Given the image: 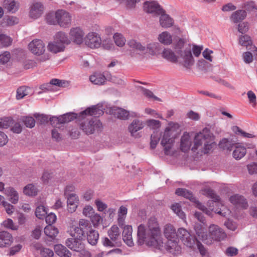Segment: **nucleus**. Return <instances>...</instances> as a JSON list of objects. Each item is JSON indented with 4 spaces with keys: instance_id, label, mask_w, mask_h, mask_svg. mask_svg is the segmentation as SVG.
Instances as JSON below:
<instances>
[{
    "instance_id": "f257e3e1",
    "label": "nucleus",
    "mask_w": 257,
    "mask_h": 257,
    "mask_svg": "<svg viewBox=\"0 0 257 257\" xmlns=\"http://www.w3.org/2000/svg\"><path fill=\"white\" fill-rule=\"evenodd\" d=\"M201 191L203 194L207 195L213 199V202H212L213 206L215 205L218 207H220V208L219 209L217 208L215 209L213 208H211L210 207L209 209H208L199 201L197 200L196 198L193 196V194L190 191H189L186 189L178 188L176 190L175 193L178 196H183L184 197L188 199L191 201L195 203L196 207L207 215H209L211 213V211H214L216 213L224 217H226L230 214V211L229 210L219 202V197L214 193L212 189L210 188H205Z\"/></svg>"
},
{
    "instance_id": "f03ea898",
    "label": "nucleus",
    "mask_w": 257,
    "mask_h": 257,
    "mask_svg": "<svg viewBox=\"0 0 257 257\" xmlns=\"http://www.w3.org/2000/svg\"><path fill=\"white\" fill-rule=\"evenodd\" d=\"M138 236L140 242H145L149 246L162 249L163 246L160 228L156 218L151 217L147 226L140 224L138 228Z\"/></svg>"
},
{
    "instance_id": "7ed1b4c3",
    "label": "nucleus",
    "mask_w": 257,
    "mask_h": 257,
    "mask_svg": "<svg viewBox=\"0 0 257 257\" xmlns=\"http://www.w3.org/2000/svg\"><path fill=\"white\" fill-rule=\"evenodd\" d=\"M194 229L198 238L206 244H211L212 240L220 241L226 237L223 229L216 224H211L209 226L208 234L206 229L201 224H195Z\"/></svg>"
},
{
    "instance_id": "20e7f679",
    "label": "nucleus",
    "mask_w": 257,
    "mask_h": 257,
    "mask_svg": "<svg viewBox=\"0 0 257 257\" xmlns=\"http://www.w3.org/2000/svg\"><path fill=\"white\" fill-rule=\"evenodd\" d=\"M214 145L213 135L208 128H205L195 135L194 139V145L191 150L195 152L201 147L202 152L204 154H207L212 149Z\"/></svg>"
},
{
    "instance_id": "39448f33",
    "label": "nucleus",
    "mask_w": 257,
    "mask_h": 257,
    "mask_svg": "<svg viewBox=\"0 0 257 257\" xmlns=\"http://www.w3.org/2000/svg\"><path fill=\"white\" fill-rule=\"evenodd\" d=\"M79 117L81 119L80 122V128L87 135L92 134L95 131H100L102 128L101 122L96 118H93L89 120L86 118V115H84L82 117L80 113Z\"/></svg>"
},
{
    "instance_id": "423d86ee",
    "label": "nucleus",
    "mask_w": 257,
    "mask_h": 257,
    "mask_svg": "<svg viewBox=\"0 0 257 257\" xmlns=\"http://www.w3.org/2000/svg\"><path fill=\"white\" fill-rule=\"evenodd\" d=\"M176 133L170 127H167L163 134L161 144L164 147L165 154L169 155L172 154L171 150L173 146Z\"/></svg>"
},
{
    "instance_id": "0eeeda50",
    "label": "nucleus",
    "mask_w": 257,
    "mask_h": 257,
    "mask_svg": "<svg viewBox=\"0 0 257 257\" xmlns=\"http://www.w3.org/2000/svg\"><path fill=\"white\" fill-rule=\"evenodd\" d=\"M106 79L115 83L119 84L121 82V80L111 76L108 72L105 73V75L101 73H95L89 77V80L92 83L99 85L104 84Z\"/></svg>"
},
{
    "instance_id": "6e6552de",
    "label": "nucleus",
    "mask_w": 257,
    "mask_h": 257,
    "mask_svg": "<svg viewBox=\"0 0 257 257\" xmlns=\"http://www.w3.org/2000/svg\"><path fill=\"white\" fill-rule=\"evenodd\" d=\"M178 62L187 69H190L194 64V59L190 49H185L178 53Z\"/></svg>"
},
{
    "instance_id": "1a4fd4ad",
    "label": "nucleus",
    "mask_w": 257,
    "mask_h": 257,
    "mask_svg": "<svg viewBox=\"0 0 257 257\" xmlns=\"http://www.w3.org/2000/svg\"><path fill=\"white\" fill-rule=\"evenodd\" d=\"M177 237L182 241L186 246L192 248L195 244L196 238L192 236L190 232L184 228H180L178 229Z\"/></svg>"
},
{
    "instance_id": "9d476101",
    "label": "nucleus",
    "mask_w": 257,
    "mask_h": 257,
    "mask_svg": "<svg viewBox=\"0 0 257 257\" xmlns=\"http://www.w3.org/2000/svg\"><path fill=\"white\" fill-rule=\"evenodd\" d=\"M57 24L61 27L68 28L71 23V16L66 11L59 10L56 12Z\"/></svg>"
},
{
    "instance_id": "9b49d317",
    "label": "nucleus",
    "mask_w": 257,
    "mask_h": 257,
    "mask_svg": "<svg viewBox=\"0 0 257 257\" xmlns=\"http://www.w3.org/2000/svg\"><path fill=\"white\" fill-rule=\"evenodd\" d=\"M85 44L92 49L99 48L101 44L99 36L96 33H89L84 39Z\"/></svg>"
},
{
    "instance_id": "f8f14e48",
    "label": "nucleus",
    "mask_w": 257,
    "mask_h": 257,
    "mask_svg": "<svg viewBox=\"0 0 257 257\" xmlns=\"http://www.w3.org/2000/svg\"><path fill=\"white\" fill-rule=\"evenodd\" d=\"M29 49L34 55L40 56L45 51V46L40 39H35L31 42L28 45Z\"/></svg>"
},
{
    "instance_id": "ddd939ff",
    "label": "nucleus",
    "mask_w": 257,
    "mask_h": 257,
    "mask_svg": "<svg viewBox=\"0 0 257 257\" xmlns=\"http://www.w3.org/2000/svg\"><path fill=\"white\" fill-rule=\"evenodd\" d=\"M84 32L80 27L72 28L69 32L70 42L80 45L82 43L84 39Z\"/></svg>"
},
{
    "instance_id": "4468645a",
    "label": "nucleus",
    "mask_w": 257,
    "mask_h": 257,
    "mask_svg": "<svg viewBox=\"0 0 257 257\" xmlns=\"http://www.w3.org/2000/svg\"><path fill=\"white\" fill-rule=\"evenodd\" d=\"M42 4L39 2H33L30 8L29 16L33 19L40 17L44 12Z\"/></svg>"
},
{
    "instance_id": "2eb2a0df",
    "label": "nucleus",
    "mask_w": 257,
    "mask_h": 257,
    "mask_svg": "<svg viewBox=\"0 0 257 257\" xmlns=\"http://www.w3.org/2000/svg\"><path fill=\"white\" fill-rule=\"evenodd\" d=\"M144 9L148 13H153L159 15L164 13L163 9L155 1L145 2L144 4Z\"/></svg>"
},
{
    "instance_id": "dca6fc26",
    "label": "nucleus",
    "mask_w": 257,
    "mask_h": 257,
    "mask_svg": "<svg viewBox=\"0 0 257 257\" xmlns=\"http://www.w3.org/2000/svg\"><path fill=\"white\" fill-rule=\"evenodd\" d=\"M144 126V123L142 120L136 119L129 125L128 130L132 136L136 138L140 137V136L138 132L142 130Z\"/></svg>"
},
{
    "instance_id": "f3484780",
    "label": "nucleus",
    "mask_w": 257,
    "mask_h": 257,
    "mask_svg": "<svg viewBox=\"0 0 257 257\" xmlns=\"http://www.w3.org/2000/svg\"><path fill=\"white\" fill-rule=\"evenodd\" d=\"M192 143V140L189 134L184 133L180 140V150L183 152H188L191 148Z\"/></svg>"
},
{
    "instance_id": "a211bd4d",
    "label": "nucleus",
    "mask_w": 257,
    "mask_h": 257,
    "mask_svg": "<svg viewBox=\"0 0 257 257\" xmlns=\"http://www.w3.org/2000/svg\"><path fill=\"white\" fill-rule=\"evenodd\" d=\"M65 244L70 249L75 251H79L82 247H84L81 239L74 237L67 239Z\"/></svg>"
},
{
    "instance_id": "6ab92c4d",
    "label": "nucleus",
    "mask_w": 257,
    "mask_h": 257,
    "mask_svg": "<svg viewBox=\"0 0 257 257\" xmlns=\"http://www.w3.org/2000/svg\"><path fill=\"white\" fill-rule=\"evenodd\" d=\"M132 232V226L128 225L124 226L122 231V238L124 242L129 246H132L134 245Z\"/></svg>"
},
{
    "instance_id": "aec40b11",
    "label": "nucleus",
    "mask_w": 257,
    "mask_h": 257,
    "mask_svg": "<svg viewBox=\"0 0 257 257\" xmlns=\"http://www.w3.org/2000/svg\"><path fill=\"white\" fill-rule=\"evenodd\" d=\"M230 201L237 207L246 208L248 205L246 200L241 195L236 194L230 197Z\"/></svg>"
},
{
    "instance_id": "412c9836",
    "label": "nucleus",
    "mask_w": 257,
    "mask_h": 257,
    "mask_svg": "<svg viewBox=\"0 0 257 257\" xmlns=\"http://www.w3.org/2000/svg\"><path fill=\"white\" fill-rule=\"evenodd\" d=\"M177 240V238L168 240L165 247L170 252L175 254L179 253L181 250Z\"/></svg>"
},
{
    "instance_id": "4be33fe9",
    "label": "nucleus",
    "mask_w": 257,
    "mask_h": 257,
    "mask_svg": "<svg viewBox=\"0 0 257 257\" xmlns=\"http://www.w3.org/2000/svg\"><path fill=\"white\" fill-rule=\"evenodd\" d=\"M68 210L70 213L75 212L78 207L79 199L76 194H70L67 198Z\"/></svg>"
},
{
    "instance_id": "5701e85b",
    "label": "nucleus",
    "mask_w": 257,
    "mask_h": 257,
    "mask_svg": "<svg viewBox=\"0 0 257 257\" xmlns=\"http://www.w3.org/2000/svg\"><path fill=\"white\" fill-rule=\"evenodd\" d=\"M233 150L232 156L236 160L241 159L246 153V148L240 143H235L234 148Z\"/></svg>"
},
{
    "instance_id": "b1692460",
    "label": "nucleus",
    "mask_w": 257,
    "mask_h": 257,
    "mask_svg": "<svg viewBox=\"0 0 257 257\" xmlns=\"http://www.w3.org/2000/svg\"><path fill=\"white\" fill-rule=\"evenodd\" d=\"M13 238L12 234L7 231L0 232V247H4L9 246L13 242Z\"/></svg>"
},
{
    "instance_id": "393cba45",
    "label": "nucleus",
    "mask_w": 257,
    "mask_h": 257,
    "mask_svg": "<svg viewBox=\"0 0 257 257\" xmlns=\"http://www.w3.org/2000/svg\"><path fill=\"white\" fill-rule=\"evenodd\" d=\"M103 114V111L96 106L89 107L80 113L81 116L83 117L84 115L94 116L98 117Z\"/></svg>"
},
{
    "instance_id": "a878e982",
    "label": "nucleus",
    "mask_w": 257,
    "mask_h": 257,
    "mask_svg": "<svg viewBox=\"0 0 257 257\" xmlns=\"http://www.w3.org/2000/svg\"><path fill=\"white\" fill-rule=\"evenodd\" d=\"M164 234L168 240L172 239H177V233L174 227L170 224H167L165 225L164 228Z\"/></svg>"
},
{
    "instance_id": "bb28decb",
    "label": "nucleus",
    "mask_w": 257,
    "mask_h": 257,
    "mask_svg": "<svg viewBox=\"0 0 257 257\" xmlns=\"http://www.w3.org/2000/svg\"><path fill=\"white\" fill-rule=\"evenodd\" d=\"M110 111L115 117L120 119H126L129 115L128 111L121 108L113 107Z\"/></svg>"
},
{
    "instance_id": "cd10ccee",
    "label": "nucleus",
    "mask_w": 257,
    "mask_h": 257,
    "mask_svg": "<svg viewBox=\"0 0 257 257\" xmlns=\"http://www.w3.org/2000/svg\"><path fill=\"white\" fill-rule=\"evenodd\" d=\"M65 46L60 44L58 41L54 39L53 42L48 44V49L53 53H57L64 51Z\"/></svg>"
},
{
    "instance_id": "c85d7f7f",
    "label": "nucleus",
    "mask_w": 257,
    "mask_h": 257,
    "mask_svg": "<svg viewBox=\"0 0 257 257\" xmlns=\"http://www.w3.org/2000/svg\"><path fill=\"white\" fill-rule=\"evenodd\" d=\"M160 25L164 28H168L173 26L174 23L173 20L168 15L164 13L160 14Z\"/></svg>"
},
{
    "instance_id": "c756f323",
    "label": "nucleus",
    "mask_w": 257,
    "mask_h": 257,
    "mask_svg": "<svg viewBox=\"0 0 257 257\" xmlns=\"http://www.w3.org/2000/svg\"><path fill=\"white\" fill-rule=\"evenodd\" d=\"M246 12L245 10H237L231 14L230 16V20L233 23H237L243 21L246 18Z\"/></svg>"
},
{
    "instance_id": "7c9ffc66",
    "label": "nucleus",
    "mask_w": 257,
    "mask_h": 257,
    "mask_svg": "<svg viewBox=\"0 0 257 257\" xmlns=\"http://www.w3.org/2000/svg\"><path fill=\"white\" fill-rule=\"evenodd\" d=\"M54 40L58 41L64 46L70 44V39L65 32L59 31L57 32L54 37Z\"/></svg>"
},
{
    "instance_id": "2f4dec72",
    "label": "nucleus",
    "mask_w": 257,
    "mask_h": 257,
    "mask_svg": "<svg viewBox=\"0 0 257 257\" xmlns=\"http://www.w3.org/2000/svg\"><path fill=\"white\" fill-rule=\"evenodd\" d=\"M54 250L56 254L60 257H71V252L62 244L55 245Z\"/></svg>"
},
{
    "instance_id": "473e14b6",
    "label": "nucleus",
    "mask_w": 257,
    "mask_h": 257,
    "mask_svg": "<svg viewBox=\"0 0 257 257\" xmlns=\"http://www.w3.org/2000/svg\"><path fill=\"white\" fill-rule=\"evenodd\" d=\"M158 41L165 45H169L172 43V36L168 32L165 31L159 35Z\"/></svg>"
},
{
    "instance_id": "72a5a7b5",
    "label": "nucleus",
    "mask_w": 257,
    "mask_h": 257,
    "mask_svg": "<svg viewBox=\"0 0 257 257\" xmlns=\"http://www.w3.org/2000/svg\"><path fill=\"white\" fill-rule=\"evenodd\" d=\"M3 7L9 12L15 13L18 10L19 4L14 0H5Z\"/></svg>"
},
{
    "instance_id": "f704fd0d",
    "label": "nucleus",
    "mask_w": 257,
    "mask_h": 257,
    "mask_svg": "<svg viewBox=\"0 0 257 257\" xmlns=\"http://www.w3.org/2000/svg\"><path fill=\"white\" fill-rule=\"evenodd\" d=\"M108 235L112 241H116L120 238V231L116 225H114L108 231Z\"/></svg>"
},
{
    "instance_id": "c9c22d12",
    "label": "nucleus",
    "mask_w": 257,
    "mask_h": 257,
    "mask_svg": "<svg viewBox=\"0 0 257 257\" xmlns=\"http://www.w3.org/2000/svg\"><path fill=\"white\" fill-rule=\"evenodd\" d=\"M162 56L172 63L178 62L177 57L175 53L169 49H165L162 53Z\"/></svg>"
},
{
    "instance_id": "e433bc0d",
    "label": "nucleus",
    "mask_w": 257,
    "mask_h": 257,
    "mask_svg": "<svg viewBox=\"0 0 257 257\" xmlns=\"http://www.w3.org/2000/svg\"><path fill=\"white\" fill-rule=\"evenodd\" d=\"M5 193L10 197V201L13 204H16L19 200V195L17 192L13 188L9 187L5 191Z\"/></svg>"
},
{
    "instance_id": "4c0bfd02",
    "label": "nucleus",
    "mask_w": 257,
    "mask_h": 257,
    "mask_svg": "<svg viewBox=\"0 0 257 257\" xmlns=\"http://www.w3.org/2000/svg\"><path fill=\"white\" fill-rule=\"evenodd\" d=\"M99 234L98 232L93 229H90L87 233V240L88 242L92 244L95 245L98 240Z\"/></svg>"
},
{
    "instance_id": "58836bf2",
    "label": "nucleus",
    "mask_w": 257,
    "mask_h": 257,
    "mask_svg": "<svg viewBox=\"0 0 257 257\" xmlns=\"http://www.w3.org/2000/svg\"><path fill=\"white\" fill-rule=\"evenodd\" d=\"M127 209L124 206H121L118 211V223L120 226L123 225L127 214Z\"/></svg>"
},
{
    "instance_id": "ea45409f",
    "label": "nucleus",
    "mask_w": 257,
    "mask_h": 257,
    "mask_svg": "<svg viewBox=\"0 0 257 257\" xmlns=\"http://www.w3.org/2000/svg\"><path fill=\"white\" fill-rule=\"evenodd\" d=\"M44 231L47 236L51 238L56 237L59 232L58 229L52 225H48L46 226L44 229Z\"/></svg>"
},
{
    "instance_id": "a19ab883",
    "label": "nucleus",
    "mask_w": 257,
    "mask_h": 257,
    "mask_svg": "<svg viewBox=\"0 0 257 257\" xmlns=\"http://www.w3.org/2000/svg\"><path fill=\"white\" fill-rule=\"evenodd\" d=\"M235 143L226 139H222L219 143V147L223 150L231 151L234 148Z\"/></svg>"
},
{
    "instance_id": "79ce46f5",
    "label": "nucleus",
    "mask_w": 257,
    "mask_h": 257,
    "mask_svg": "<svg viewBox=\"0 0 257 257\" xmlns=\"http://www.w3.org/2000/svg\"><path fill=\"white\" fill-rule=\"evenodd\" d=\"M128 45L130 48L136 50L140 52H144L145 50V47L140 43L137 42L134 40H131L128 42Z\"/></svg>"
},
{
    "instance_id": "37998d69",
    "label": "nucleus",
    "mask_w": 257,
    "mask_h": 257,
    "mask_svg": "<svg viewBox=\"0 0 257 257\" xmlns=\"http://www.w3.org/2000/svg\"><path fill=\"white\" fill-rule=\"evenodd\" d=\"M24 193L28 196H35L37 194V189L34 185L30 184L25 187Z\"/></svg>"
},
{
    "instance_id": "c03bdc74",
    "label": "nucleus",
    "mask_w": 257,
    "mask_h": 257,
    "mask_svg": "<svg viewBox=\"0 0 257 257\" xmlns=\"http://www.w3.org/2000/svg\"><path fill=\"white\" fill-rule=\"evenodd\" d=\"M77 118V114L73 113H66L60 116L61 123L69 122Z\"/></svg>"
},
{
    "instance_id": "a18cd8bd",
    "label": "nucleus",
    "mask_w": 257,
    "mask_h": 257,
    "mask_svg": "<svg viewBox=\"0 0 257 257\" xmlns=\"http://www.w3.org/2000/svg\"><path fill=\"white\" fill-rule=\"evenodd\" d=\"M70 232V235L72 237L79 239H81L85 234L84 232L79 226L74 227Z\"/></svg>"
},
{
    "instance_id": "49530a36",
    "label": "nucleus",
    "mask_w": 257,
    "mask_h": 257,
    "mask_svg": "<svg viewBox=\"0 0 257 257\" xmlns=\"http://www.w3.org/2000/svg\"><path fill=\"white\" fill-rule=\"evenodd\" d=\"M160 134L158 132H154L151 136L150 147L152 149H155L157 145L158 144L160 139Z\"/></svg>"
},
{
    "instance_id": "de8ad7c7",
    "label": "nucleus",
    "mask_w": 257,
    "mask_h": 257,
    "mask_svg": "<svg viewBox=\"0 0 257 257\" xmlns=\"http://www.w3.org/2000/svg\"><path fill=\"white\" fill-rule=\"evenodd\" d=\"M47 213L46 209L43 205H39L36 209L35 215L39 219H43Z\"/></svg>"
},
{
    "instance_id": "09e8293b",
    "label": "nucleus",
    "mask_w": 257,
    "mask_h": 257,
    "mask_svg": "<svg viewBox=\"0 0 257 257\" xmlns=\"http://www.w3.org/2000/svg\"><path fill=\"white\" fill-rule=\"evenodd\" d=\"M79 227L84 232L89 231L91 229V226L88 220L84 219H80L79 221Z\"/></svg>"
},
{
    "instance_id": "8fccbe9b",
    "label": "nucleus",
    "mask_w": 257,
    "mask_h": 257,
    "mask_svg": "<svg viewBox=\"0 0 257 257\" xmlns=\"http://www.w3.org/2000/svg\"><path fill=\"white\" fill-rule=\"evenodd\" d=\"M171 209L180 218L183 219L185 218V214L182 211L181 206L179 203L173 204Z\"/></svg>"
},
{
    "instance_id": "3c124183",
    "label": "nucleus",
    "mask_w": 257,
    "mask_h": 257,
    "mask_svg": "<svg viewBox=\"0 0 257 257\" xmlns=\"http://www.w3.org/2000/svg\"><path fill=\"white\" fill-rule=\"evenodd\" d=\"M113 39L116 45L119 47H122L125 44V39L120 34L115 33Z\"/></svg>"
},
{
    "instance_id": "603ef678",
    "label": "nucleus",
    "mask_w": 257,
    "mask_h": 257,
    "mask_svg": "<svg viewBox=\"0 0 257 257\" xmlns=\"http://www.w3.org/2000/svg\"><path fill=\"white\" fill-rule=\"evenodd\" d=\"M21 120L27 127L33 128L35 126V120L32 117L23 116L22 117Z\"/></svg>"
},
{
    "instance_id": "864d4df0",
    "label": "nucleus",
    "mask_w": 257,
    "mask_h": 257,
    "mask_svg": "<svg viewBox=\"0 0 257 257\" xmlns=\"http://www.w3.org/2000/svg\"><path fill=\"white\" fill-rule=\"evenodd\" d=\"M14 123V119L11 117H6L0 121V128H8Z\"/></svg>"
},
{
    "instance_id": "5fc2aeb1",
    "label": "nucleus",
    "mask_w": 257,
    "mask_h": 257,
    "mask_svg": "<svg viewBox=\"0 0 257 257\" xmlns=\"http://www.w3.org/2000/svg\"><path fill=\"white\" fill-rule=\"evenodd\" d=\"M147 125L152 129L157 130L161 127V122L155 119H149L146 121Z\"/></svg>"
},
{
    "instance_id": "6e6d98bb",
    "label": "nucleus",
    "mask_w": 257,
    "mask_h": 257,
    "mask_svg": "<svg viewBox=\"0 0 257 257\" xmlns=\"http://www.w3.org/2000/svg\"><path fill=\"white\" fill-rule=\"evenodd\" d=\"M36 247L40 250V254L42 257H52L54 255V252L51 249L37 246Z\"/></svg>"
},
{
    "instance_id": "4d7b16f0",
    "label": "nucleus",
    "mask_w": 257,
    "mask_h": 257,
    "mask_svg": "<svg viewBox=\"0 0 257 257\" xmlns=\"http://www.w3.org/2000/svg\"><path fill=\"white\" fill-rule=\"evenodd\" d=\"M28 94V89L25 86L20 87L17 89L16 98L17 99H22Z\"/></svg>"
},
{
    "instance_id": "13d9d810",
    "label": "nucleus",
    "mask_w": 257,
    "mask_h": 257,
    "mask_svg": "<svg viewBox=\"0 0 257 257\" xmlns=\"http://www.w3.org/2000/svg\"><path fill=\"white\" fill-rule=\"evenodd\" d=\"M239 43L241 46L247 47L251 44L250 37L246 35H242L239 37Z\"/></svg>"
},
{
    "instance_id": "bf43d9fd",
    "label": "nucleus",
    "mask_w": 257,
    "mask_h": 257,
    "mask_svg": "<svg viewBox=\"0 0 257 257\" xmlns=\"http://www.w3.org/2000/svg\"><path fill=\"white\" fill-rule=\"evenodd\" d=\"M11 38L5 34H0V44L3 46H8L11 44Z\"/></svg>"
},
{
    "instance_id": "052dcab7",
    "label": "nucleus",
    "mask_w": 257,
    "mask_h": 257,
    "mask_svg": "<svg viewBox=\"0 0 257 257\" xmlns=\"http://www.w3.org/2000/svg\"><path fill=\"white\" fill-rule=\"evenodd\" d=\"M11 58V54L8 51H5L0 54V64H4L8 63Z\"/></svg>"
},
{
    "instance_id": "680f3d73",
    "label": "nucleus",
    "mask_w": 257,
    "mask_h": 257,
    "mask_svg": "<svg viewBox=\"0 0 257 257\" xmlns=\"http://www.w3.org/2000/svg\"><path fill=\"white\" fill-rule=\"evenodd\" d=\"M90 219L94 226H98L101 223L103 220L101 216L97 213H94L93 215L91 216Z\"/></svg>"
},
{
    "instance_id": "e2e57ef3",
    "label": "nucleus",
    "mask_w": 257,
    "mask_h": 257,
    "mask_svg": "<svg viewBox=\"0 0 257 257\" xmlns=\"http://www.w3.org/2000/svg\"><path fill=\"white\" fill-rule=\"evenodd\" d=\"M4 226L13 230H17L18 229V226L15 225L11 219H8L3 222Z\"/></svg>"
},
{
    "instance_id": "0e129e2a",
    "label": "nucleus",
    "mask_w": 257,
    "mask_h": 257,
    "mask_svg": "<svg viewBox=\"0 0 257 257\" xmlns=\"http://www.w3.org/2000/svg\"><path fill=\"white\" fill-rule=\"evenodd\" d=\"M46 21L48 23L51 25L57 24V20L56 18V13H50L46 16Z\"/></svg>"
},
{
    "instance_id": "69168bd1",
    "label": "nucleus",
    "mask_w": 257,
    "mask_h": 257,
    "mask_svg": "<svg viewBox=\"0 0 257 257\" xmlns=\"http://www.w3.org/2000/svg\"><path fill=\"white\" fill-rule=\"evenodd\" d=\"M11 131L15 134H20L22 131V126L19 122L14 120V123L11 126Z\"/></svg>"
},
{
    "instance_id": "338daca9",
    "label": "nucleus",
    "mask_w": 257,
    "mask_h": 257,
    "mask_svg": "<svg viewBox=\"0 0 257 257\" xmlns=\"http://www.w3.org/2000/svg\"><path fill=\"white\" fill-rule=\"evenodd\" d=\"M247 95L249 103L251 104L253 107H254L256 104V97L255 93L253 91L249 90L247 92Z\"/></svg>"
},
{
    "instance_id": "774afa93",
    "label": "nucleus",
    "mask_w": 257,
    "mask_h": 257,
    "mask_svg": "<svg viewBox=\"0 0 257 257\" xmlns=\"http://www.w3.org/2000/svg\"><path fill=\"white\" fill-rule=\"evenodd\" d=\"M82 213L86 217L90 218L94 213V210L91 206L87 205L83 208Z\"/></svg>"
}]
</instances>
